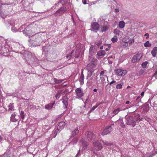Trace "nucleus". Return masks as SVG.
<instances>
[{"mask_svg": "<svg viewBox=\"0 0 157 157\" xmlns=\"http://www.w3.org/2000/svg\"><path fill=\"white\" fill-rule=\"evenodd\" d=\"M13 2L8 4H2L0 6V15L2 18H4L8 13L12 11L13 7L14 6Z\"/></svg>", "mask_w": 157, "mask_h": 157, "instance_id": "f257e3e1", "label": "nucleus"}, {"mask_svg": "<svg viewBox=\"0 0 157 157\" xmlns=\"http://www.w3.org/2000/svg\"><path fill=\"white\" fill-rule=\"evenodd\" d=\"M126 124L130 125L133 127H134L136 125V122L134 120V117L130 116L127 117L126 119Z\"/></svg>", "mask_w": 157, "mask_h": 157, "instance_id": "f03ea898", "label": "nucleus"}, {"mask_svg": "<svg viewBox=\"0 0 157 157\" xmlns=\"http://www.w3.org/2000/svg\"><path fill=\"white\" fill-rule=\"evenodd\" d=\"M115 71L116 74L119 76H124L127 73V71L126 70L121 69H115Z\"/></svg>", "mask_w": 157, "mask_h": 157, "instance_id": "7ed1b4c3", "label": "nucleus"}, {"mask_svg": "<svg viewBox=\"0 0 157 157\" xmlns=\"http://www.w3.org/2000/svg\"><path fill=\"white\" fill-rule=\"evenodd\" d=\"M143 55L141 52H139L136 55L134 56L132 59V62L135 63L139 61Z\"/></svg>", "mask_w": 157, "mask_h": 157, "instance_id": "20e7f679", "label": "nucleus"}, {"mask_svg": "<svg viewBox=\"0 0 157 157\" xmlns=\"http://www.w3.org/2000/svg\"><path fill=\"white\" fill-rule=\"evenodd\" d=\"M93 144L95 150L97 151L100 150L103 148L101 144L98 140L93 142Z\"/></svg>", "mask_w": 157, "mask_h": 157, "instance_id": "39448f33", "label": "nucleus"}, {"mask_svg": "<svg viewBox=\"0 0 157 157\" xmlns=\"http://www.w3.org/2000/svg\"><path fill=\"white\" fill-rule=\"evenodd\" d=\"M63 6L55 13L56 16H60L67 10L66 7H65L64 6Z\"/></svg>", "mask_w": 157, "mask_h": 157, "instance_id": "423d86ee", "label": "nucleus"}, {"mask_svg": "<svg viewBox=\"0 0 157 157\" xmlns=\"http://www.w3.org/2000/svg\"><path fill=\"white\" fill-rule=\"evenodd\" d=\"M85 134L87 140H90L95 138L94 135L91 131H87L85 132Z\"/></svg>", "mask_w": 157, "mask_h": 157, "instance_id": "0eeeda50", "label": "nucleus"}, {"mask_svg": "<svg viewBox=\"0 0 157 157\" xmlns=\"http://www.w3.org/2000/svg\"><path fill=\"white\" fill-rule=\"evenodd\" d=\"M112 130L111 126L106 127L101 133L102 136H104L109 134Z\"/></svg>", "mask_w": 157, "mask_h": 157, "instance_id": "6e6552de", "label": "nucleus"}, {"mask_svg": "<svg viewBox=\"0 0 157 157\" xmlns=\"http://www.w3.org/2000/svg\"><path fill=\"white\" fill-rule=\"evenodd\" d=\"M80 143L82 147V150H85L88 148L89 144L85 140V139L82 138L80 141Z\"/></svg>", "mask_w": 157, "mask_h": 157, "instance_id": "1a4fd4ad", "label": "nucleus"}, {"mask_svg": "<svg viewBox=\"0 0 157 157\" xmlns=\"http://www.w3.org/2000/svg\"><path fill=\"white\" fill-rule=\"evenodd\" d=\"M75 92L76 93V95L77 96L78 98H81L84 95L83 91L80 88H78L76 89Z\"/></svg>", "mask_w": 157, "mask_h": 157, "instance_id": "9d476101", "label": "nucleus"}, {"mask_svg": "<svg viewBox=\"0 0 157 157\" xmlns=\"http://www.w3.org/2000/svg\"><path fill=\"white\" fill-rule=\"evenodd\" d=\"M123 41L126 44H131L134 42V40L133 39H130L129 37L126 36L123 39Z\"/></svg>", "mask_w": 157, "mask_h": 157, "instance_id": "9b49d317", "label": "nucleus"}, {"mask_svg": "<svg viewBox=\"0 0 157 157\" xmlns=\"http://www.w3.org/2000/svg\"><path fill=\"white\" fill-rule=\"evenodd\" d=\"M96 66L94 63H90L88 64L86 66V69L88 71H94L93 69Z\"/></svg>", "mask_w": 157, "mask_h": 157, "instance_id": "f8f14e48", "label": "nucleus"}, {"mask_svg": "<svg viewBox=\"0 0 157 157\" xmlns=\"http://www.w3.org/2000/svg\"><path fill=\"white\" fill-rule=\"evenodd\" d=\"M92 30L93 31L98 30L99 28V25L97 22H94L91 25Z\"/></svg>", "mask_w": 157, "mask_h": 157, "instance_id": "ddd939ff", "label": "nucleus"}, {"mask_svg": "<svg viewBox=\"0 0 157 157\" xmlns=\"http://www.w3.org/2000/svg\"><path fill=\"white\" fill-rule=\"evenodd\" d=\"M34 37L36 38V39L33 40V41L38 43V44H36V45L35 46L39 45L41 41V39L40 37L38 36H33V37Z\"/></svg>", "mask_w": 157, "mask_h": 157, "instance_id": "4468645a", "label": "nucleus"}, {"mask_svg": "<svg viewBox=\"0 0 157 157\" xmlns=\"http://www.w3.org/2000/svg\"><path fill=\"white\" fill-rule=\"evenodd\" d=\"M65 125V123L64 122L62 121L59 122V125L57 128L58 131H59L60 129H62L64 128Z\"/></svg>", "mask_w": 157, "mask_h": 157, "instance_id": "2eb2a0df", "label": "nucleus"}, {"mask_svg": "<svg viewBox=\"0 0 157 157\" xmlns=\"http://www.w3.org/2000/svg\"><path fill=\"white\" fill-rule=\"evenodd\" d=\"M62 101L65 105L64 108H66L68 105V99L66 96H64L62 98Z\"/></svg>", "mask_w": 157, "mask_h": 157, "instance_id": "dca6fc26", "label": "nucleus"}, {"mask_svg": "<svg viewBox=\"0 0 157 157\" xmlns=\"http://www.w3.org/2000/svg\"><path fill=\"white\" fill-rule=\"evenodd\" d=\"M79 129L80 128L77 127L74 131H72L71 133V137H74V136L77 135L79 132Z\"/></svg>", "mask_w": 157, "mask_h": 157, "instance_id": "f3484780", "label": "nucleus"}, {"mask_svg": "<svg viewBox=\"0 0 157 157\" xmlns=\"http://www.w3.org/2000/svg\"><path fill=\"white\" fill-rule=\"evenodd\" d=\"M95 47L94 45H92L90 47L89 51V55L90 56H92L94 54Z\"/></svg>", "mask_w": 157, "mask_h": 157, "instance_id": "a211bd4d", "label": "nucleus"}, {"mask_svg": "<svg viewBox=\"0 0 157 157\" xmlns=\"http://www.w3.org/2000/svg\"><path fill=\"white\" fill-rule=\"evenodd\" d=\"M89 61L90 62V63H94L95 65H96L97 61V59L92 57L90 56H89Z\"/></svg>", "mask_w": 157, "mask_h": 157, "instance_id": "6ab92c4d", "label": "nucleus"}, {"mask_svg": "<svg viewBox=\"0 0 157 157\" xmlns=\"http://www.w3.org/2000/svg\"><path fill=\"white\" fill-rule=\"evenodd\" d=\"M4 138L7 141L10 142H11V135L10 134H6L5 135Z\"/></svg>", "mask_w": 157, "mask_h": 157, "instance_id": "aec40b11", "label": "nucleus"}, {"mask_svg": "<svg viewBox=\"0 0 157 157\" xmlns=\"http://www.w3.org/2000/svg\"><path fill=\"white\" fill-rule=\"evenodd\" d=\"M63 92L62 90H59L57 94L55 96L56 99H59L63 94Z\"/></svg>", "mask_w": 157, "mask_h": 157, "instance_id": "412c9836", "label": "nucleus"}, {"mask_svg": "<svg viewBox=\"0 0 157 157\" xmlns=\"http://www.w3.org/2000/svg\"><path fill=\"white\" fill-rule=\"evenodd\" d=\"M84 79V76L83 72L82 71L81 73V75L80 76L79 81L80 82V84L82 85L83 83V81Z\"/></svg>", "mask_w": 157, "mask_h": 157, "instance_id": "4be33fe9", "label": "nucleus"}, {"mask_svg": "<svg viewBox=\"0 0 157 157\" xmlns=\"http://www.w3.org/2000/svg\"><path fill=\"white\" fill-rule=\"evenodd\" d=\"M157 53V47H155L151 51V54L153 57L155 56Z\"/></svg>", "mask_w": 157, "mask_h": 157, "instance_id": "5701e85b", "label": "nucleus"}, {"mask_svg": "<svg viewBox=\"0 0 157 157\" xmlns=\"http://www.w3.org/2000/svg\"><path fill=\"white\" fill-rule=\"evenodd\" d=\"M8 110L10 111H12L14 110V106L13 103H10L8 106Z\"/></svg>", "mask_w": 157, "mask_h": 157, "instance_id": "b1692460", "label": "nucleus"}, {"mask_svg": "<svg viewBox=\"0 0 157 157\" xmlns=\"http://www.w3.org/2000/svg\"><path fill=\"white\" fill-rule=\"evenodd\" d=\"M113 33L116 35V36H117L121 35V34H122L121 31L117 29L114 30Z\"/></svg>", "mask_w": 157, "mask_h": 157, "instance_id": "393cba45", "label": "nucleus"}, {"mask_svg": "<svg viewBox=\"0 0 157 157\" xmlns=\"http://www.w3.org/2000/svg\"><path fill=\"white\" fill-rule=\"evenodd\" d=\"M78 140V139L77 137H75L73 138L72 140L69 143V144L74 145L77 143Z\"/></svg>", "mask_w": 157, "mask_h": 157, "instance_id": "a878e982", "label": "nucleus"}, {"mask_svg": "<svg viewBox=\"0 0 157 157\" xmlns=\"http://www.w3.org/2000/svg\"><path fill=\"white\" fill-rule=\"evenodd\" d=\"M134 117V120H135V122H136L139 120L140 121L142 120V118L140 116L139 114H137L136 116Z\"/></svg>", "mask_w": 157, "mask_h": 157, "instance_id": "bb28decb", "label": "nucleus"}, {"mask_svg": "<svg viewBox=\"0 0 157 157\" xmlns=\"http://www.w3.org/2000/svg\"><path fill=\"white\" fill-rule=\"evenodd\" d=\"M57 128H55L54 130H53V131L52 132V136L54 138L55 137L56 135L57 134V132L59 131H58Z\"/></svg>", "mask_w": 157, "mask_h": 157, "instance_id": "cd10ccee", "label": "nucleus"}, {"mask_svg": "<svg viewBox=\"0 0 157 157\" xmlns=\"http://www.w3.org/2000/svg\"><path fill=\"white\" fill-rule=\"evenodd\" d=\"M125 26V23L124 21H120L119 23V27L120 29L123 28Z\"/></svg>", "mask_w": 157, "mask_h": 157, "instance_id": "c85d7f7f", "label": "nucleus"}, {"mask_svg": "<svg viewBox=\"0 0 157 157\" xmlns=\"http://www.w3.org/2000/svg\"><path fill=\"white\" fill-rule=\"evenodd\" d=\"M53 104H47L45 106V108L48 110H50L52 109Z\"/></svg>", "mask_w": 157, "mask_h": 157, "instance_id": "c756f323", "label": "nucleus"}, {"mask_svg": "<svg viewBox=\"0 0 157 157\" xmlns=\"http://www.w3.org/2000/svg\"><path fill=\"white\" fill-rule=\"evenodd\" d=\"M105 51L101 50L98 52L97 53V55L99 56H104L105 54Z\"/></svg>", "mask_w": 157, "mask_h": 157, "instance_id": "7c9ffc66", "label": "nucleus"}, {"mask_svg": "<svg viewBox=\"0 0 157 157\" xmlns=\"http://www.w3.org/2000/svg\"><path fill=\"white\" fill-rule=\"evenodd\" d=\"M15 115L14 113L12 114L11 115V121H12L13 122H16L17 121V120L15 118Z\"/></svg>", "mask_w": 157, "mask_h": 157, "instance_id": "2f4dec72", "label": "nucleus"}, {"mask_svg": "<svg viewBox=\"0 0 157 157\" xmlns=\"http://www.w3.org/2000/svg\"><path fill=\"white\" fill-rule=\"evenodd\" d=\"M109 29L108 26L107 25H104L102 27L101 32H103L107 31Z\"/></svg>", "mask_w": 157, "mask_h": 157, "instance_id": "473e14b6", "label": "nucleus"}, {"mask_svg": "<svg viewBox=\"0 0 157 157\" xmlns=\"http://www.w3.org/2000/svg\"><path fill=\"white\" fill-rule=\"evenodd\" d=\"M54 81L56 83H59L62 82L63 80L60 79H57L56 78H54Z\"/></svg>", "mask_w": 157, "mask_h": 157, "instance_id": "72a5a7b5", "label": "nucleus"}, {"mask_svg": "<svg viewBox=\"0 0 157 157\" xmlns=\"http://www.w3.org/2000/svg\"><path fill=\"white\" fill-rule=\"evenodd\" d=\"M68 0H59V3L62 4L63 6H64V5L66 4ZM59 3L58 4H59Z\"/></svg>", "mask_w": 157, "mask_h": 157, "instance_id": "f704fd0d", "label": "nucleus"}, {"mask_svg": "<svg viewBox=\"0 0 157 157\" xmlns=\"http://www.w3.org/2000/svg\"><path fill=\"white\" fill-rule=\"evenodd\" d=\"M123 82H121L120 84H118L116 86V88L117 89H121L122 88V86L123 85Z\"/></svg>", "mask_w": 157, "mask_h": 157, "instance_id": "c9c22d12", "label": "nucleus"}, {"mask_svg": "<svg viewBox=\"0 0 157 157\" xmlns=\"http://www.w3.org/2000/svg\"><path fill=\"white\" fill-rule=\"evenodd\" d=\"M121 110L120 108H118L117 109H116L114 110L113 112V113L115 115L117 114L119 111Z\"/></svg>", "mask_w": 157, "mask_h": 157, "instance_id": "e433bc0d", "label": "nucleus"}, {"mask_svg": "<svg viewBox=\"0 0 157 157\" xmlns=\"http://www.w3.org/2000/svg\"><path fill=\"white\" fill-rule=\"evenodd\" d=\"M104 77L105 76H100V80H101V82H100V84L101 83L104 84L105 80Z\"/></svg>", "mask_w": 157, "mask_h": 157, "instance_id": "4c0bfd02", "label": "nucleus"}, {"mask_svg": "<svg viewBox=\"0 0 157 157\" xmlns=\"http://www.w3.org/2000/svg\"><path fill=\"white\" fill-rule=\"evenodd\" d=\"M118 37L117 36H114L112 39L111 40L113 43L117 42L118 40Z\"/></svg>", "mask_w": 157, "mask_h": 157, "instance_id": "58836bf2", "label": "nucleus"}, {"mask_svg": "<svg viewBox=\"0 0 157 157\" xmlns=\"http://www.w3.org/2000/svg\"><path fill=\"white\" fill-rule=\"evenodd\" d=\"M144 46L146 47H150L151 46V44L149 43V41H147L144 44Z\"/></svg>", "mask_w": 157, "mask_h": 157, "instance_id": "ea45409f", "label": "nucleus"}, {"mask_svg": "<svg viewBox=\"0 0 157 157\" xmlns=\"http://www.w3.org/2000/svg\"><path fill=\"white\" fill-rule=\"evenodd\" d=\"M94 71H88L87 73V77L90 78L92 75V73L94 72Z\"/></svg>", "mask_w": 157, "mask_h": 157, "instance_id": "a19ab883", "label": "nucleus"}, {"mask_svg": "<svg viewBox=\"0 0 157 157\" xmlns=\"http://www.w3.org/2000/svg\"><path fill=\"white\" fill-rule=\"evenodd\" d=\"M25 116V115L24 114V112L22 111H21L20 113V116L22 120H24Z\"/></svg>", "mask_w": 157, "mask_h": 157, "instance_id": "79ce46f5", "label": "nucleus"}, {"mask_svg": "<svg viewBox=\"0 0 157 157\" xmlns=\"http://www.w3.org/2000/svg\"><path fill=\"white\" fill-rule=\"evenodd\" d=\"M11 30L13 32L15 33L18 31V29H17L14 27H12L11 28Z\"/></svg>", "mask_w": 157, "mask_h": 157, "instance_id": "37998d69", "label": "nucleus"}, {"mask_svg": "<svg viewBox=\"0 0 157 157\" xmlns=\"http://www.w3.org/2000/svg\"><path fill=\"white\" fill-rule=\"evenodd\" d=\"M98 105H94V106H93L92 107V108L89 111V112L90 113L91 112H92V111H93L98 106Z\"/></svg>", "mask_w": 157, "mask_h": 157, "instance_id": "c03bdc74", "label": "nucleus"}, {"mask_svg": "<svg viewBox=\"0 0 157 157\" xmlns=\"http://www.w3.org/2000/svg\"><path fill=\"white\" fill-rule=\"evenodd\" d=\"M148 63L147 61H145L143 62L142 64V66L143 68H145Z\"/></svg>", "mask_w": 157, "mask_h": 157, "instance_id": "a18cd8bd", "label": "nucleus"}, {"mask_svg": "<svg viewBox=\"0 0 157 157\" xmlns=\"http://www.w3.org/2000/svg\"><path fill=\"white\" fill-rule=\"evenodd\" d=\"M102 141L103 144L104 145H105L106 146H109V145H110V144L107 141H104L103 140H102Z\"/></svg>", "mask_w": 157, "mask_h": 157, "instance_id": "49530a36", "label": "nucleus"}, {"mask_svg": "<svg viewBox=\"0 0 157 157\" xmlns=\"http://www.w3.org/2000/svg\"><path fill=\"white\" fill-rule=\"evenodd\" d=\"M104 73H104V71H101L100 72V76L106 77L108 78V76L107 75H104Z\"/></svg>", "mask_w": 157, "mask_h": 157, "instance_id": "de8ad7c7", "label": "nucleus"}, {"mask_svg": "<svg viewBox=\"0 0 157 157\" xmlns=\"http://www.w3.org/2000/svg\"><path fill=\"white\" fill-rule=\"evenodd\" d=\"M74 52V51H72L71 54L70 55L69 54L66 57L67 59H70L71 57V54Z\"/></svg>", "mask_w": 157, "mask_h": 157, "instance_id": "09e8293b", "label": "nucleus"}, {"mask_svg": "<svg viewBox=\"0 0 157 157\" xmlns=\"http://www.w3.org/2000/svg\"><path fill=\"white\" fill-rule=\"evenodd\" d=\"M80 52V50L79 49H78V50H77L75 53H76L77 55V57H78V55L79 54V52Z\"/></svg>", "mask_w": 157, "mask_h": 157, "instance_id": "8fccbe9b", "label": "nucleus"}, {"mask_svg": "<svg viewBox=\"0 0 157 157\" xmlns=\"http://www.w3.org/2000/svg\"><path fill=\"white\" fill-rule=\"evenodd\" d=\"M110 48H111V45L110 44H109L108 45V48H106L105 50V51H108L110 49Z\"/></svg>", "mask_w": 157, "mask_h": 157, "instance_id": "3c124183", "label": "nucleus"}, {"mask_svg": "<svg viewBox=\"0 0 157 157\" xmlns=\"http://www.w3.org/2000/svg\"><path fill=\"white\" fill-rule=\"evenodd\" d=\"M7 154L6 152L1 156V157H7Z\"/></svg>", "mask_w": 157, "mask_h": 157, "instance_id": "603ef678", "label": "nucleus"}, {"mask_svg": "<svg viewBox=\"0 0 157 157\" xmlns=\"http://www.w3.org/2000/svg\"><path fill=\"white\" fill-rule=\"evenodd\" d=\"M144 36H146V39H147L149 36V35L148 33H146L144 35Z\"/></svg>", "mask_w": 157, "mask_h": 157, "instance_id": "864d4df0", "label": "nucleus"}, {"mask_svg": "<svg viewBox=\"0 0 157 157\" xmlns=\"http://www.w3.org/2000/svg\"><path fill=\"white\" fill-rule=\"evenodd\" d=\"M144 73V71L143 70H140L139 71V74L140 75H142Z\"/></svg>", "mask_w": 157, "mask_h": 157, "instance_id": "5fc2aeb1", "label": "nucleus"}, {"mask_svg": "<svg viewBox=\"0 0 157 157\" xmlns=\"http://www.w3.org/2000/svg\"><path fill=\"white\" fill-rule=\"evenodd\" d=\"M121 126L122 128H124V127L125 125L124 124V123H123L122 122L121 124Z\"/></svg>", "mask_w": 157, "mask_h": 157, "instance_id": "6e6d98bb", "label": "nucleus"}, {"mask_svg": "<svg viewBox=\"0 0 157 157\" xmlns=\"http://www.w3.org/2000/svg\"><path fill=\"white\" fill-rule=\"evenodd\" d=\"M116 82V81H115V80H113V81H112V82H111L110 83H109V85H111L112 84L114 83H115Z\"/></svg>", "mask_w": 157, "mask_h": 157, "instance_id": "4d7b16f0", "label": "nucleus"}, {"mask_svg": "<svg viewBox=\"0 0 157 157\" xmlns=\"http://www.w3.org/2000/svg\"><path fill=\"white\" fill-rule=\"evenodd\" d=\"M80 150L78 152V153L76 155L75 157H78V156H79L80 155Z\"/></svg>", "mask_w": 157, "mask_h": 157, "instance_id": "13d9d810", "label": "nucleus"}, {"mask_svg": "<svg viewBox=\"0 0 157 157\" xmlns=\"http://www.w3.org/2000/svg\"><path fill=\"white\" fill-rule=\"evenodd\" d=\"M82 2L84 4H86V1H84V0H82Z\"/></svg>", "mask_w": 157, "mask_h": 157, "instance_id": "bf43d9fd", "label": "nucleus"}, {"mask_svg": "<svg viewBox=\"0 0 157 157\" xmlns=\"http://www.w3.org/2000/svg\"><path fill=\"white\" fill-rule=\"evenodd\" d=\"M115 12L116 13L118 12L119 11V10L117 9H115L114 10Z\"/></svg>", "mask_w": 157, "mask_h": 157, "instance_id": "052dcab7", "label": "nucleus"}, {"mask_svg": "<svg viewBox=\"0 0 157 157\" xmlns=\"http://www.w3.org/2000/svg\"><path fill=\"white\" fill-rule=\"evenodd\" d=\"M157 75H155V74H154V75H153V76H153V77H154L156 79H157Z\"/></svg>", "mask_w": 157, "mask_h": 157, "instance_id": "680f3d73", "label": "nucleus"}, {"mask_svg": "<svg viewBox=\"0 0 157 157\" xmlns=\"http://www.w3.org/2000/svg\"><path fill=\"white\" fill-rule=\"evenodd\" d=\"M10 25L11 26H15V24H13V23H12V22H10Z\"/></svg>", "mask_w": 157, "mask_h": 157, "instance_id": "e2e57ef3", "label": "nucleus"}, {"mask_svg": "<svg viewBox=\"0 0 157 157\" xmlns=\"http://www.w3.org/2000/svg\"><path fill=\"white\" fill-rule=\"evenodd\" d=\"M144 94V92H141V93L140 94V95L142 96H143Z\"/></svg>", "mask_w": 157, "mask_h": 157, "instance_id": "0e129e2a", "label": "nucleus"}, {"mask_svg": "<svg viewBox=\"0 0 157 157\" xmlns=\"http://www.w3.org/2000/svg\"><path fill=\"white\" fill-rule=\"evenodd\" d=\"M130 101H127L126 102V104H128L129 103Z\"/></svg>", "mask_w": 157, "mask_h": 157, "instance_id": "69168bd1", "label": "nucleus"}, {"mask_svg": "<svg viewBox=\"0 0 157 157\" xmlns=\"http://www.w3.org/2000/svg\"><path fill=\"white\" fill-rule=\"evenodd\" d=\"M97 90L96 88H95L93 90V91L95 92H97Z\"/></svg>", "mask_w": 157, "mask_h": 157, "instance_id": "338daca9", "label": "nucleus"}, {"mask_svg": "<svg viewBox=\"0 0 157 157\" xmlns=\"http://www.w3.org/2000/svg\"><path fill=\"white\" fill-rule=\"evenodd\" d=\"M100 48V49H102L103 48V46H101Z\"/></svg>", "mask_w": 157, "mask_h": 157, "instance_id": "774afa93", "label": "nucleus"}]
</instances>
